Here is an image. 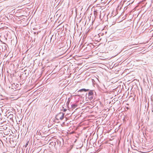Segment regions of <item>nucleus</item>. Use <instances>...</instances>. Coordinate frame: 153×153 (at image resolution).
<instances>
[{"label":"nucleus","instance_id":"1","mask_svg":"<svg viewBox=\"0 0 153 153\" xmlns=\"http://www.w3.org/2000/svg\"><path fill=\"white\" fill-rule=\"evenodd\" d=\"M64 117V114L62 113H59L56 115L55 116V118L57 120H62Z\"/></svg>","mask_w":153,"mask_h":153},{"label":"nucleus","instance_id":"2","mask_svg":"<svg viewBox=\"0 0 153 153\" xmlns=\"http://www.w3.org/2000/svg\"><path fill=\"white\" fill-rule=\"evenodd\" d=\"M13 114H11L10 113V125L13 126V125L14 124L13 118Z\"/></svg>","mask_w":153,"mask_h":153},{"label":"nucleus","instance_id":"3","mask_svg":"<svg viewBox=\"0 0 153 153\" xmlns=\"http://www.w3.org/2000/svg\"><path fill=\"white\" fill-rule=\"evenodd\" d=\"M12 145L11 146H10V147H11V148H14L15 146H16V141L15 142L14 141L12 140Z\"/></svg>","mask_w":153,"mask_h":153},{"label":"nucleus","instance_id":"4","mask_svg":"<svg viewBox=\"0 0 153 153\" xmlns=\"http://www.w3.org/2000/svg\"><path fill=\"white\" fill-rule=\"evenodd\" d=\"M93 90H90L88 94H86V95H93Z\"/></svg>","mask_w":153,"mask_h":153},{"label":"nucleus","instance_id":"5","mask_svg":"<svg viewBox=\"0 0 153 153\" xmlns=\"http://www.w3.org/2000/svg\"><path fill=\"white\" fill-rule=\"evenodd\" d=\"M86 97H88L90 100L93 99V95H86Z\"/></svg>","mask_w":153,"mask_h":153},{"label":"nucleus","instance_id":"6","mask_svg":"<svg viewBox=\"0 0 153 153\" xmlns=\"http://www.w3.org/2000/svg\"><path fill=\"white\" fill-rule=\"evenodd\" d=\"M89 90V89H85V88H83V89H81L79 91H80V92L82 91H84L85 92H86L87 91H88Z\"/></svg>","mask_w":153,"mask_h":153},{"label":"nucleus","instance_id":"7","mask_svg":"<svg viewBox=\"0 0 153 153\" xmlns=\"http://www.w3.org/2000/svg\"><path fill=\"white\" fill-rule=\"evenodd\" d=\"M77 106V105L75 104H73L71 105V107L72 108H75Z\"/></svg>","mask_w":153,"mask_h":153},{"label":"nucleus","instance_id":"8","mask_svg":"<svg viewBox=\"0 0 153 153\" xmlns=\"http://www.w3.org/2000/svg\"><path fill=\"white\" fill-rule=\"evenodd\" d=\"M29 143V141L27 142L26 143L25 145V147H26L27 145H28Z\"/></svg>","mask_w":153,"mask_h":153},{"label":"nucleus","instance_id":"9","mask_svg":"<svg viewBox=\"0 0 153 153\" xmlns=\"http://www.w3.org/2000/svg\"><path fill=\"white\" fill-rule=\"evenodd\" d=\"M90 45H92V44L91 43V44H88V45H87V46H88V47H90V49H91V46Z\"/></svg>","mask_w":153,"mask_h":153},{"label":"nucleus","instance_id":"10","mask_svg":"<svg viewBox=\"0 0 153 153\" xmlns=\"http://www.w3.org/2000/svg\"><path fill=\"white\" fill-rule=\"evenodd\" d=\"M14 110V109L13 108V107H10V111H13V110Z\"/></svg>","mask_w":153,"mask_h":153},{"label":"nucleus","instance_id":"11","mask_svg":"<svg viewBox=\"0 0 153 153\" xmlns=\"http://www.w3.org/2000/svg\"><path fill=\"white\" fill-rule=\"evenodd\" d=\"M13 137V135H12L10 134V139L11 138H12ZM11 140H10V141Z\"/></svg>","mask_w":153,"mask_h":153},{"label":"nucleus","instance_id":"12","mask_svg":"<svg viewBox=\"0 0 153 153\" xmlns=\"http://www.w3.org/2000/svg\"><path fill=\"white\" fill-rule=\"evenodd\" d=\"M67 111V109L66 108H64L63 109V111L64 112H65Z\"/></svg>","mask_w":153,"mask_h":153},{"label":"nucleus","instance_id":"13","mask_svg":"<svg viewBox=\"0 0 153 153\" xmlns=\"http://www.w3.org/2000/svg\"><path fill=\"white\" fill-rule=\"evenodd\" d=\"M11 113V114H14V113L12 111H10V113Z\"/></svg>","mask_w":153,"mask_h":153},{"label":"nucleus","instance_id":"14","mask_svg":"<svg viewBox=\"0 0 153 153\" xmlns=\"http://www.w3.org/2000/svg\"><path fill=\"white\" fill-rule=\"evenodd\" d=\"M12 18H13L12 17V16H11V17H10V18H11V20H12Z\"/></svg>","mask_w":153,"mask_h":153},{"label":"nucleus","instance_id":"15","mask_svg":"<svg viewBox=\"0 0 153 153\" xmlns=\"http://www.w3.org/2000/svg\"><path fill=\"white\" fill-rule=\"evenodd\" d=\"M10 66H12V64H10Z\"/></svg>","mask_w":153,"mask_h":153},{"label":"nucleus","instance_id":"16","mask_svg":"<svg viewBox=\"0 0 153 153\" xmlns=\"http://www.w3.org/2000/svg\"><path fill=\"white\" fill-rule=\"evenodd\" d=\"M12 87H13V84H12Z\"/></svg>","mask_w":153,"mask_h":153},{"label":"nucleus","instance_id":"17","mask_svg":"<svg viewBox=\"0 0 153 153\" xmlns=\"http://www.w3.org/2000/svg\"><path fill=\"white\" fill-rule=\"evenodd\" d=\"M11 89H13V88H12V87L11 88Z\"/></svg>","mask_w":153,"mask_h":153},{"label":"nucleus","instance_id":"18","mask_svg":"<svg viewBox=\"0 0 153 153\" xmlns=\"http://www.w3.org/2000/svg\"><path fill=\"white\" fill-rule=\"evenodd\" d=\"M13 152H14V151H13Z\"/></svg>","mask_w":153,"mask_h":153},{"label":"nucleus","instance_id":"19","mask_svg":"<svg viewBox=\"0 0 153 153\" xmlns=\"http://www.w3.org/2000/svg\"><path fill=\"white\" fill-rule=\"evenodd\" d=\"M10 143L12 144V143H11V142H10Z\"/></svg>","mask_w":153,"mask_h":153}]
</instances>
